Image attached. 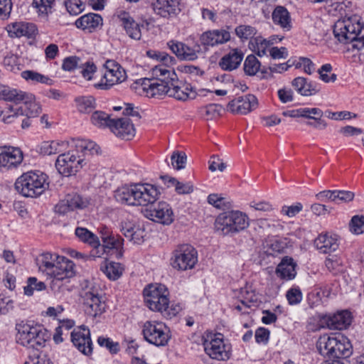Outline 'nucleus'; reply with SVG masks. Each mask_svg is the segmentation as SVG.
I'll return each instance as SVG.
<instances>
[{
    "mask_svg": "<svg viewBox=\"0 0 364 364\" xmlns=\"http://www.w3.org/2000/svg\"><path fill=\"white\" fill-rule=\"evenodd\" d=\"M273 23L284 31L292 28L291 18L288 10L282 6H277L272 13Z\"/></svg>",
    "mask_w": 364,
    "mask_h": 364,
    "instance_id": "nucleus-31",
    "label": "nucleus"
},
{
    "mask_svg": "<svg viewBox=\"0 0 364 364\" xmlns=\"http://www.w3.org/2000/svg\"><path fill=\"white\" fill-rule=\"evenodd\" d=\"M240 298L241 304L247 307H250L251 304H254L257 301V296L255 293L246 289H241Z\"/></svg>",
    "mask_w": 364,
    "mask_h": 364,
    "instance_id": "nucleus-57",
    "label": "nucleus"
},
{
    "mask_svg": "<svg viewBox=\"0 0 364 364\" xmlns=\"http://www.w3.org/2000/svg\"><path fill=\"white\" fill-rule=\"evenodd\" d=\"M9 36L11 38H20L26 36L33 37L37 32L35 24L27 22H14L9 24L6 27Z\"/></svg>",
    "mask_w": 364,
    "mask_h": 364,
    "instance_id": "nucleus-27",
    "label": "nucleus"
},
{
    "mask_svg": "<svg viewBox=\"0 0 364 364\" xmlns=\"http://www.w3.org/2000/svg\"><path fill=\"white\" fill-rule=\"evenodd\" d=\"M352 321L351 314L348 311H341L330 316L327 321V326L332 330H343L350 326Z\"/></svg>",
    "mask_w": 364,
    "mask_h": 364,
    "instance_id": "nucleus-32",
    "label": "nucleus"
},
{
    "mask_svg": "<svg viewBox=\"0 0 364 364\" xmlns=\"http://www.w3.org/2000/svg\"><path fill=\"white\" fill-rule=\"evenodd\" d=\"M81 60L77 56H70L64 59L62 68L66 71H72L80 66Z\"/></svg>",
    "mask_w": 364,
    "mask_h": 364,
    "instance_id": "nucleus-60",
    "label": "nucleus"
},
{
    "mask_svg": "<svg viewBox=\"0 0 364 364\" xmlns=\"http://www.w3.org/2000/svg\"><path fill=\"white\" fill-rule=\"evenodd\" d=\"M67 147L65 141H43L40 146V153L43 155H53L63 151Z\"/></svg>",
    "mask_w": 364,
    "mask_h": 364,
    "instance_id": "nucleus-37",
    "label": "nucleus"
},
{
    "mask_svg": "<svg viewBox=\"0 0 364 364\" xmlns=\"http://www.w3.org/2000/svg\"><path fill=\"white\" fill-rule=\"evenodd\" d=\"M172 166L177 170L185 167L186 163V155L183 152L174 151L171 157Z\"/></svg>",
    "mask_w": 364,
    "mask_h": 364,
    "instance_id": "nucleus-55",
    "label": "nucleus"
},
{
    "mask_svg": "<svg viewBox=\"0 0 364 364\" xmlns=\"http://www.w3.org/2000/svg\"><path fill=\"white\" fill-rule=\"evenodd\" d=\"M120 231L134 244H141L144 240V228L129 220H123L120 223Z\"/></svg>",
    "mask_w": 364,
    "mask_h": 364,
    "instance_id": "nucleus-22",
    "label": "nucleus"
},
{
    "mask_svg": "<svg viewBox=\"0 0 364 364\" xmlns=\"http://www.w3.org/2000/svg\"><path fill=\"white\" fill-rule=\"evenodd\" d=\"M314 245L321 253L330 254L338 248V236L328 233L321 234L314 240Z\"/></svg>",
    "mask_w": 364,
    "mask_h": 364,
    "instance_id": "nucleus-29",
    "label": "nucleus"
},
{
    "mask_svg": "<svg viewBox=\"0 0 364 364\" xmlns=\"http://www.w3.org/2000/svg\"><path fill=\"white\" fill-rule=\"evenodd\" d=\"M336 203H348L352 201L355 197V194L352 191L336 190Z\"/></svg>",
    "mask_w": 364,
    "mask_h": 364,
    "instance_id": "nucleus-63",
    "label": "nucleus"
},
{
    "mask_svg": "<svg viewBox=\"0 0 364 364\" xmlns=\"http://www.w3.org/2000/svg\"><path fill=\"white\" fill-rule=\"evenodd\" d=\"M325 264L327 269L333 274H337L342 270L341 262L335 255L328 257L326 259Z\"/></svg>",
    "mask_w": 364,
    "mask_h": 364,
    "instance_id": "nucleus-59",
    "label": "nucleus"
},
{
    "mask_svg": "<svg viewBox=\"0 0 364 364\" xmlns=\"http://www.w3.org/2000/svg\"><path fill=\"white\" fill-rule=\"evenodd\" d=\"M296 263L291 257H284L276 269L277 275L285 280L293 279L296 274Z\"/></svg>",
    "mask_w": 364,
    "mask_h": 364,
    "instance_id": "nucleus-35",
    "label": "nucleus"
},
{
    "mask_svg": "<svg viewBox=\"0 0 364 364\" xmlns=\"http://www.w3.org/2000/svg\"><path fill=\"white\" fill-rule=\"evenodd\" d=\"M14 309V301L5 294H0V316L6 315Z\"/></svg>",
    "mask_w": 364,
    "mask_h": 364,
    "instance_id": "nucleus-49",
    "label": "nucleus"
},
{
    "mask_svg": "<svg viewBox=\"0 0 364 364\" xmlns=\"http://www.w3.org/2000/svg\"><path fill=\"white\" fill-rule=\"evenodd\" d=\"M248 225L247 215L238 210L222 213L215 221V230L224 235L237 232Z\"/></svg>",
    "mask_w": 364,
    "mask_h": 364,
    "instance_id": "nucleus-10",
    "label": "nucleus"
},
{
    "mask_svg": "<svg viewBox=\"0 0 364 364\" xmlns=\"http://www.w3.org/2000/svg\"><path fill=\"white\" fill-rule=\"evenodd\" d=\"M144 339L156 347H164L171 338L170 328L163 322L147 321L142 326Z\"/></svg>",
    "mask_w": 364,
    "mask_h": 364,
    "instance_id": "nucleus-11",
    "label": "nucleus"
},
{
    "mask_svg": "<svg viewBox=\"0 0 364 364\" xmlns=\"http://www.w3.org/2000/svg\"><path fill=\"white\" fill-rule=\"evenodd\" d=\"M257 29L250 26V25H246L242 24L237 26L235 28V33L236 36L240 39L242 42L247 41L250 40H253L257 34Z\"/></svg>",
    "mask_w": 364,
    "mask_h": 364,
    "instance_id": "nucleus-42",
    "label": "nucleus"
},
{
    "mask_svg": "<svg viewBox=\"0 0 364 364\" xmlns=\"http://www.w3.org/2000/svg\"><path fill=\"white\" fill-rule=\"evenodd\" d=\"M269 53L274 60L286 59L289 56L288 50L285 47L272 46L269 50Z\"/></svg>",
    "mask_w": 364,
    "mask_h": 364,
    "instance_id": "nucleus-58",
    "label": "nucleus"
},
{
    "mask_svg": "<svg viewBox=\"0 0 364 364\" xmlns=\"http://www.w3.org/2000/svg\"><path fill=\"white\" fill-rule=\"evenodd\" d=\"M89 203L87 198H84L77 193L68 194L55 205V210L59 214H65L75 209H83Z\"/></svg>",
    "mask_w": 364,
    "mask_h": 364,
    "instance_id": "nucleus-20",
    "label": "nucleus"
},
{
    "mask_svg": "<svg viewBox=\"0 0 364 364\" xmlns=\"http://www.w3.org/2000/svg\"><path fill=\"white\" fill-rule=\"evenodd\" d=\"M101 270L109 279L117 280L122 274L124 268L118 262L105 261Z\"/></svg>",
    "mask_w": 364,
    "mask_h": 364,
    "instance_id": "nucleus-39",
    "label": "nucleus"
},
{
    "mask_svg": "<svg viewBox=\"0 0 364 364\" xmlns=\"http://www.w3.org/2000/svg\"><path fill=\"white\" fill-rule=\"evenodd\" d=\"M244 58V53L240 48H232L225 54L219 61V66L226 71L236 70L241 64Z\"/></svg>",
    "mask_w": 364,
    "mask_h": 364,
    "instance_id": "nucleus-28",
    "label": "nucleus"
},
{
    "mask_svg": "<svg viewBox=\"0 0 364 364\" xmlns=\"http://www.w3.org/2000/svg\"><path fill=\"white\" fill-rule=\"evenodd\" d=\"M181 0H151L154 14L161 18L169 19L176 17L180 12Z\"/></svg>",
    "mask_w": 364,
    "mask_h": 364,
    "instance_id": "nucleus-16",
    "label": "nucleus"
},
{
    "mask_svg": "<svg viewBox=\"0 0 364 364\" xmlns=\"http://www.w3.org/2000/svg\"><path fill=\"white\" fill-rule=\"evenodd\" d=\"M350 230L356 235L364 232V215H355L349 224Z\"/></svg>",
    "mask_w": 364,
    "mask_h": 364,
    "instance_id": "nucleus-51",
    "label": "nucleus"
},
{
    "mask_svg": "<svg viewBox=\"0 0 364 364\" xmlns=\"http://www.w3.org/2000/svg\"><path fill=\"white\" fill-rule=\"evenodd\" d=\"M168 296V289L161 284H151L144 289V301L149 309L160 312L165 318H171L182 308L178 303L170 302Z\"/></svg>",
    "mask_w": 364,
    "mask_h": 364,
    "instance_id": "nucleus-5",
    "label": "nucleus"
},
{
    "mask_svg": "<svg viewBox=\"0 0 364 364\" xmlns=\"http://www.w3.org/2000/svg\"><path fill=\"white\" fill-rule=\"evenodd\" d=\"M269 41L262 36H256L253 40H251L249 43L250 48L258 56L262 57L267 55L271 48Z\"/></svg>",
    "mask_w": 364,
    "mask_h": 364,
    "instance_id": "nucleus-38",
    "label": "nucleus"
},
{
    "mask_svg": "<svg viewBox=\"0 0 364 364\" xmlns=\"http://www.w3.org/2000/svg\"><path fill=\"white\" fill-rule=\"evenodd\" d=\"M146 55L150 58L160 62L161 64L159 65H162L164 68H171V65H174L176 62L174 57L171 56L165 52L148 50Z\"/></svg>",
    "mask_w": 364,
    "mask_h": 364,
    "instance_id": "nucleus-40",
    "label": "nucleus"
},
{
    "mask_svg": "<svg viewBox=\"0 0 364 364\" xmlns=\"http://www.w3.org/2000/svg\"><path fill=\"white\" fill-rule=\"evenodd\" d=\"M83 299L84 310L87 315L92 317L102 314L105 304L101 301L97 289L90 288L82 293Z\"/></svg>",
    "mask_w": 364,
    "mask_h": 364,
    "instance_id": "nucleus-15",
    "label": "nucleus"
},
{
    "mask_svg": "<svg viewBox=\"0 0 364 364\" xmlns=\"http://www.w3.org/2000/svg\"><path fill=\"white\" fill-rule=\"evenodd\" d=\"M79 68H81L80 73L82 75L85 79L87 80L92 79L93 75L97 70L96 65L94 64V63L90 61H87L85 63H82L81 62Z\"/></svg>",
    "mask_w": 364,
    "mask_h": 364,
    "instance_id": "nucleus-54",
    "label": "nucleus"
},
{
    "mask_svg": "<svg viewBox=\"0 0 364 364\" xmlns=\"http://www.w3.org/2000/svg\"><path fill=\"white\" fill-rule=\"evenodd\" d=\"M16 341L28 348L39 350L46 346L50 334L42 326L33 325L24 321L16 323Z\"/></svg>",
    "mask_w": 364,
    "mask_h": 364,
    "instance_id": "nucleus-7",
    "label": "nucleus"
},
{
    "mask_svg": "<svg viewBox=\"0 0 364 364\" xmlns=\"http://www.w3.org/2000/svg\"><path fill=\"white\" fill-rule=\"evenodd\" d=\"M75 235L82 241L90 244L94 247L98 245L97 237L86 228H77L75 229Z\"/></svg>",
    "mask_w": 364,
    "mask_h": 364,
    "instance_id": "nucleus-45",
    "label": "nucleus"
},
{
    "mask_svg": "<svg viewBox=\"0 0 364 364\" xmlns=\"http://www.w3.org/2000/svg\"><path fill=\"white\" fill-rule=\"evenodd\" d=\"M71 341L73 345L85 355L92 353V342L88 328L81 326L75 328L71 333Z\"/></svg>",
    "mask_w": 364,
    "mask_h": 364,
    "instance_id": "nucleus-17",
    "label": "nucleus"
},
{
    "mask_svg": "<svg viewBox=\"0 0 364 364\" xmlns=\"http://www.w3.org/2000/svg\"><path fill=\"white\" fill-rule=\"evenodd\" d=\"M203 346L205 353L212 359L227 360L231 355V346L224 341L221 333H210L204 338Z\"/></svg>",
    "mask_w": 364,
    "mask_h": 364,
    "instance_id": "nucleus-12",
    "label": "nucleus"
},
{
    "mask_svg": "<svg viewBox=\"0 0 364 364\" xmlns=\"http://www.w3.org/2000/svg\"><path fill=\"white\" fill-rule=\"evenodd\" d=\"M23 153L18 148L13 146L0 147V168H11L22 162Z\"/></svg>",
    "mask_w": 364,
    "mask_h": 364,
    "instance_id": "nucleus-21",
    "label": "nucleus"
},
{
    "mask_svg": "<svg viewBox=\"0 0 364 364\" xmlns=\"http://www.w3.org/2000/svg\"><path fill=\"white\" fill-rule=\"evenodd\" d=\"M154 80L146 79L143 83V89L151 97L169 95L171 82L176 80V73L173 68L156 65L152 68Z\"/></svg>",
    "mask_w": 364,
    "mask_h": 364,
    "instance_id": "nucleus-8",
    "label": "nucleus"
},
{
    "mask_svg": "<svg viewBox=\"0 0 364 364\" xmlns=\"http://www.w3.org/2000/svg\"><path fill=\"white\" fill-rule=\"evenodd\" d=\"M161 179L167 187H175V191L178 194H188L193 191V186L191 183H181L168 176H161Z\"/></svg>",
    "mask_w": 364,
    "mask_h": 364,
    "instance_id": "nucleus-36",
    "label": "nucleus"
},
{
    "mask_svg": "<svg viewBox=\"0 0 364 364\" xmlns=\"http://www.w3.org/2000/svg\"><path fill=\"white\" fill-rule=\"evenodd\" d=\"M286 297L290 305H296L302 301L303 295L299 287H294L287 291Z\"/></svg>",
    "mask_w": 364,
    "mask_h": 364,
    "instance_id": "nucleus-53",
    "label": "nucleus"
},
{
    "mask_svg": "<svg viewBox=\"0 0 364 364\" xmlns=\"http://www.w3.org/2000/svg\"><path fill=\"white\" fill-rule=\"evenodd\" d=\"M46 289V284L43 282H38L36 277H29L27 285L24 287V294L27 296H31L34 290L42 291Z\"/></svg>",
    "mask_w": 364,
    "mask_h": 364,
    "instance_id": "nucleus-48",
    "label": "nucleus"
},
{
    "mask_svg": "<svg viewBox=\"0 0 364 364\" xmlns=\"http://www.w3.org/2000/svg\"><path fill=\"white\" fill-rule=\"evenodd\" d=\"M65 4L71 15H78L84 10V5L80 0H67Z\"/></svg>",
    "mask_w": 364,
    "mask_h": 364,
    "instance_id": "nucleus-56",
    "label": "nucleus"
},
{
    "mask_svg": "<svg viewBox=\"0 0 364 364\" xmlns=\"http://www.w3.org/2000/svg\"><path fill=\"white\" fill-rule=\"evenodd\" d=\"M109 128L117 136L122 139L129 140L135 135L134 127L128 118L112 119Z\"/></svg>",
    "mask_w": 364,
    "mask_h": 364,
    "instance_id": "nucleus-23",
    "label": "nucleus"
},
{
    "mask_svg": "<svg viewBox=\"0 0 364 364\" xmlns=\"http://www.w3.org/2000/svg\"><path fill=\"white\" fill-rule=\"evenodd\" d=\"M105 73L100 82L95 87L102 90H107L115 84L125 80L127 75L125 70L115 61L107 60L104 65Z\"/></svg>",
    "mask_w": 364,
    "mask_h": 364,
    "instance_id": "nucleus-14",
    "label": "nucleus"
},
{
    "mask_svg": "<svg viewBox=\"0 0 364 364\" xmlns=\"http://www.w3.org/2000/svg\"><path fill=\"white\" fill-rule=\"evenodd\" d=\"M77 107L80 112L88 113L95 108V100L92 96H84L75 100Z\"/></svg>",
    "mask_w": 364,
    "mask_h": 364,
    "instance_id": "nucleus-44",
    "label": "nucleus"
},
{
    "mask_svg": "<svg viewBox=\"0 0 364 364\" xmlns=\"http://www.w3.org/2000/svg\"><path fill=\"white\" fill-rule=\"evenodd\" d=\"M291 85L297 92L303 96H311L319 91V87L316 82L309 81L303 77L294 78Z\"/></svg>",
    "mask_w": 364,
    "mask_h": 364,
    "instance_id": "nucleus-33",
    "label": "nucleus"
},
{
    "mask_svg": "<svg viewBox=\"0 0 364 364\" xmlns=\"http://www.w3.org/2000/svg\"><path fill=\"white\" fill-rule=\"evenodd\" d=\"M21 76L22 78L32 84L42 83L51 85L53 82V80L48 76L42 75L34 70H24L21 72Z\"/></svg>",
    "mask_w": 364,
    "mask_h": 364,
    "instance_id": "nucleus-41",
    "label": "nucleus"
},
{
    "mask_svg": "<svg viewBox=\"0 0 364 364\" xmlns=\"http://www.w3.org/2000/svg\"><path fill=\"white\" fill-rule=\"evenodd\" d=\"M198 262L196 250L188 244H183L176 247L172 253L171 264L178 270H188L194 267Z\"/></svg>",
    "mask_w": 364,
    "mask_h": 364,
    "instance_id": "nucleus-13",
    "label": "nucleus"
},
{
    "mask_svg": "<svg viewBox=\"0 0 364 364\" xmlns=\"http://www.w3.org/2000/svg\"><path fill=\"white\" fill-rule=\"evenodd\" d=\"M15 187L25 197H38L48 188L47 176L40 171H28L17 178Z\"/></svg>",
    "mask_w": 364,
    "mask_h": 364,
    "instance_id": "nucleus-9",
    "label": "nucleus"
},
{
    "mask_svg": "<svg viewBox=\"0 0 364 364\" xmlns=\"http://www.w3.org/2000/svg\"><path fill=\"white\" fill-rule=\"evenodd\" d=\"M102 18L100 14L89 13L77 18L75 26L78 28L92 33L102 26Z\"/></svg>",
    "mask_w": 364,
    "mask_h": 364,
    "instance_id": "nucleus-30",
    "label": "nucleus"
},
{
    "mask_svg": "<svg viewBox=\"0 0 364 364\" xmlns=\"http://www.w3.org/2000/svg\"><path fill=\"white\" fill-rule=\"evenodd\" d=\"M257 99L253 95L238 97L228 105V109L235 114H247L257 107Z\"/></svg>",
    "mask_w": 364,
    "mask_h": 364,
    "instance_id": "nucleus-18",
    "label": "nucleus"
},
{
    "mask_svg": "<svg viewBox=\"0 0 364 364\" xmlns=\"http://www.w3.org/2000/svg\"><path fill=\"white\" fill-rule=\"evenodd\" d=\"M170 82L171 87L168 95L169 97L181 101L192 100L196 97V92L193 90L192 87L188 84L179 82L177 76L176 80H174V82Z\"/></svg>",
    "mask_w": 364,
    "mask_h": 364,
    "instance_id": "nucleus-26",
    "label": "nucleus"
},
{
    "mask_svg": "<svg viewBox=\"0 0 364 364\" xmlns=\"http://www.w3.org/2000/svg\"><path fill=\"white\" fill-rule=\"evenodd\" d=\"M261 63L252 54L247 56L244 61L243 70L246 75L255 76L260 69Z\"/></svg>",
    "mask_w": 364,
    "mask_h": 364,
    "instance_id": "nucleus-43",
    "label": "nucleus"
},
{
    "mask_svg": "<svg viewBox=\"0 0 364 364\" xmlns=\"http://www.w3.org/2000/svg\"><path fill=\"white\" fill-rule=\"evenodd\" d=\"M97 343L100 346L106 348L111 353L115 354L119 351V343L113 341L109 338L99 336Z\"/></svg>",
    "mask_w": 364,
    "mask_h": 364,
    "instance_id": "nucleus-50",
    "label": "nucleus"
},
{
    "mask_svg": "<svg viewBox=\"0 0 364 364\" xmlns=\"http://www.w3.org/2000/svg\"><path fill=\"white\" fill-rule=\"evenodd\" d=\"M208 202L218 209H225V208H228L225 198L218 194H210L208 196Z\"/></svg>",
    "mask_w": 364,
    "mask_h": 364,
    "instance_id": "nucleus-62",
    "label": "nucleus"
},
{
    "mask_svg": "<svg viewBox=\"0 0 364 364\" xmlns=\"http://www.w3.org/2000/svg\"><path fill=\"white\" fill-rule=\"evenodd\" d=\"M0 100L12 103L6 112L0 109V120L5 123L12 122L18 115L38 116L41 111L33 94L9 86L0 85Z\"/></svg>",
    "mask_w": 364,
    "mask_h": 364,
    "instance_id": "nucleus-2",
    "label": "nucleus"
},
{
    "mask_svg": "<svg viewBox=\"0 0 364 364\" xmlns=\"http://www.w3.org/2000/svg\"><path fill=\"white\" fill-rule=\"evenodd\" d=\"M208 164V168L212 172H214L216 170L223 171L226 168L225 164L218 156H212Z\"/></svg>",
    "mask_w": 364,
    "mask_h": 364,
    "instance_id": "nucleus-64",
    "label": "nucleus"
},
{
    "mask_svg": "<svg viewBox=\"0 0 364 364\" xmlns=\"http://www.w3.org/2000/svg\"><path fill=\"white\" fill-rule=\"evenodd\" d=\"M316 348L321 355L329 359L348 358L353 352L349 339L341 333L321 336L317 341Z\"/></svg>",
    "mask_w": 364,
    "mask_h": 364,
    "instance_id": "nucleus-6",
    "label": "nucleus"
},
{
    "mask_svg": "<svg viewBox=\"0 0 364 364\" xmlns=\"http://www.w3.org/2000/svg\"><path fill=\"white\" fill-rule=\"evenodd\" d=\"M121 26L123 27L127 35L134 40H140L141 37V26L129 13L120 11L118 14Z\"/></svg>",
    "mask_w": 364,
    "mask_h": 364,
    "instance_id": "nucleus-25",
    "label": "nucleus"
},
{
    "mask_svg": "<svg viewBox=\"0 0 364 364\" xmlns=\"http://www.w3.org/2000/svg\"><path fill=\"white\" fill-rule=\"evenodd\" d=\"M157 188L149 183H136L124 186L115 191V199L128 205H151L149 209L145 210L144 215L154 222L163 225H170L173 222L174 215L171 205L160 201L154 204L160 195Z\"/></svg>",
    "mask_w": 364,
    "mask_h": 364,
    "instance_id": "nucleus-1",
    "label": "nucleus"
},
{
    "mask_svg": "<svg viewBox=\"0 0 364 364\" xmlns=\"http://www.w3.org/2000/svg\"><path fill=\"white\" fill-rule=\"evenodd\" d=\"M267 245L268 246L267 253L270 255H274L277 253L283 252L286 248L287 243L278 239H273Z\"/></svg>",
    "mask_w": 364,
    "mask_h": 364,
    "instance_id": "nucleus-52",
    "label": "nucleus"
},
{
    "mask_svg": "<svg viewBox=\"0 0 364 364\" xmlns=\"http://www.w3.org/2000/svg\"><path fill=\"white\" fill-rule=\"evenodd\" d=\"M55 0H33V6L39 14L48 15L51 13Z\"/></svg>",
    "mask_w": 364,
    "mask_h": 364,
    "instance_id": "nucleus-47",
    "label": "nucleus"
},
{
    "mask_svg": "<svg viewBox=\"0 0 364 364\" xmlns=\"http://www.w3.org/2000/svg\"><path fill=\"white\" fill-rule=\"evenodd\" d=\"M168 48L181 60L193 61L198 58V53L200 51V46L196 44L190 47L186 44L171 40L167 43Z\"/></svg>",
    "mask_w": 364,
    "mask_h": 364,
    "instance_id": "nucleus-19",
    "label": "nucleus"
},
{
    "mask_svg": "<svg viewBox=\"0 0 364 364\" xmlns=\"http://www.w3.org/2000/svg\"><path fill=\"white\" fill-rule=\"evenodd\" d=\"M92 123L99 127H109L112 121L109 116L103 112H95L91 117Z\"/></svg>",
    "mask_w": 364,
    "mask_h": 364,
    "instance_id": "nucleus-46",
    "label": "nucleus"
},
{
    "mask_svg": "<svg viewBox=\"0 0 364 364\" xmlns=\"http://www.w3.org/2000/svg\"><path fill=\"white\" fill-rule=\"evenodd\" d=\"M74 149L60 154L55 161L58 171L65 176L75 175L86 164L87 155L97 154L100 147L92 141L78 139L73 140Z\"/></svg>",
    "mask_w": 364,
    "mask_h": 364,
    "instance_id": "nucleus-4",
    "label": "nucleus"
},
{
    "mask_svg": "<svg viewBox=\"0 0 364 364\" xmlns=\"http://www.w3.org/2000/svg\"><path fill=\"white\" fill-rule=\"evenodd\" d=\"M230 40V33L224 29L205 31L200 36V43L205 48L221 45Z\"/></svg>",
    "mask_w": 364,
    "mask_h": 364,
    "instance_id": "nucleus-24",
    "label": "nucleus"
},
{
    "mask_svg": "<svg viewBox=\"0 0 364 364\" xmlns=\"http://www.w3.org/2000/svg\"><path fill=\"white\" fill-rule=\"evenodd\" d=\"M124 240L120 237H115L113 234H111L107 238L102 240L103 245H101L98 241V245L95 246V250L92 251V255L94 257H101V255H98L102 252H108L111 250H120L122 247Z\"/></svg>",
    "mask_w": 364,
    "mask_h": 364,
    "instance_id": "nucleus-34",
    "label": "nucleus"
},
{
    "mask_svg": "<svg viewBox=\"0 0 364 364\" xmlns=\"http://www.w3.org/2000/svg\"><path fill=\"white\" fill-rule=\"evenodd\" d=\"M223 107L218 104H210L203 108L208 119H213L220 115Z\"/></svg>",
    "mask_w": 364,
    "mask_h": 364,
    "instance_id": "nucleus-61",
    "label": "nucleus"
},
{
    "mask_svg": "<svg viewBox=\"0 0 364 364\" xmlns=\"http://www.w3.org/2000/svg\"><path fill=\"white\" fill-rule=\"evenodd\" d=\"M39 270L52 278L50 287L54 294L65 289V284L75 275L74 264L65 257L46 252L41 255Z\"/></svg>",
    "mask_w": 364,
    "mask_h": 364,
    "instance_id": "nucleus-3",
    "label": "nucleus"
}]
</instances>
